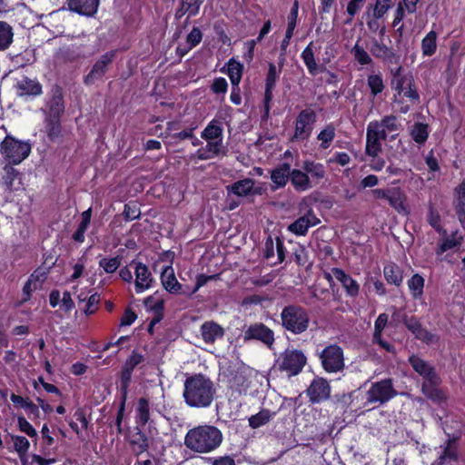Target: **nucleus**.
Wrapping results in <instances>:
<instances>
[{
    "instance_id": "obj_2",
    "label": "nucleus",
    "mask_w": 465,
    "mask_h": 465,
    "mask_svg": "<svg viewBox=\"0 0 465 465\" xmlns=\"http://www.w3.org/2000/svg\"><path fill=\"white\" fill-rule=\"evenodd\" d=\"M223 441V434L218 427L203 423L187 430L183 444L193 453L207 454L217 450Z\"/></svg>"
},
{
    "instance_id": "obj_15",
    "label": "nucleus",
    "mask_w": 465,
    "mask_h": 465,
    "mask_svg": "<svg viewBox=\"0 0 465 465\" xmlns=\"http://www.w3.org/2000/svg\"><path fill=\"white\" fill-rule=\"evenodd\" d=\"M252 340L258 341L271 348L275 341L274 331L262 322L251 324L243 332V341Z\"/></svg>"
},
{
    "instance_id": "obj_28",
    "label": "nucleus",
    "mask_w": 465,
    "mask_h": 465,
    "mask_svg": "<svg viewBox=\"0 0 465 465\" xmlns=\"http://www.w3.org/2000/svg\"><path fill=\"white\" fill-rule=\"evenodd\" d=\"M290 182L293 189L298 193L306 192L313 188L306 172L302 167L291 168Z\"/></svg>"
},
{
    "instance_id": "obj_51",
    "label": "nucleus",
    "mask_w": 465,
    "mask_h": 465,
    "mask_svg": "<svg viewBox=\"0 0 465 465\" xmlns=\"http://www.w3.org/2000/svg\"><path fill=\"white\" fill-rule=\"evenodd\" d=\"M122 257L117 255L115 257H104L99 261V266L106 273H114L121 266Z\"/></svg>"
},
{
    "instance_id": "obj_35",
    "label": "nucleus",
    "mask_w": 465,
    "mask_h": 465,
    "mask_svg": "<svg viewBox=\"0 0 465 465\" xmlns=\"http://www.w3.org/2000/svg\"><path fill=\"white\" fill-rule=\"evenodd\" d=\"M371 126H367L365 153L368 156H377L382 151V144Z\"/></svg>"
},
{
    "instance_id": "obj_47",
    "label": "nucleus",
    "mask_w": 465,
    "mask_h": 465,
    "mask_svg": "<svg viewBox=\"0 0 465 465\" xmlns=\"http://www.w3.org/2000/svg\"><path fill=\"white\" fill-rule=\"evenodd\" d=\"M367 84L370 88L371 94L376 97L381 94L385 88L383 79L381 74H371L367 77Z\"/></svg>"
},
{
    "instance_id": "obj_30",
    "label": "nucleus",
    "mask_w": 465,
    "mask_h": 465,
    "mask_svg": "<svg viewBox=\"0 0 465 465\" xmlns=\"http://www.w3.org/2000/svg\"><path fill=\"white\" fill-rule=\"evenodd\" d=\"M408 361L412 369L424 380L430 378H436L438 375L435 371V368L429 364L426 361L421 359L420 356L412 354L409 357Z\"/></svg>"
},
{
    "instance_id": "obj_3",
    "label": "nucleus",
    "mask_w": 465,
    "mask_h": 465,
    "mask_svg": "<svg viewBox=\"0 0 465 465\" xmlns=\"http://www.w3.org/2000/svg\"><path fill=\"white\" fill-rule=\"evenodd\" d=\"M282 327L294 335L305 332L310 325V314L306 308L299 304L284 306L280 314Z\"/></svg>"
},
{
    "instance_id": "obj_1",
    "label": "nucleus",
    "mask_w": 465,
    "mask_h": 465,
    "mask_svg": "<svg viewBox=\"0 0 465 465\" xmlns=\"http://www.w3.org/2000/svg\"><path fill=\"white\" fill-rule=\"evenodd\" d=\"M217 394L213 381L203 373L186 374L183 381V398L190 408L211 407Z\"/></svg>"
},
{
    "instance_id": "obj_52",
    "label": "nucleus",
    "mask_w": 465,
    "mask_h": 465,
    "mask_svg": "<svg viewBox=\"0 0 465 465\" xmlns=\"http://www.w3.org/2000/svg\"><path fill=\"white\" fill-rule=\"evenodd\" d=\"M146 309L153 312L154 315L163 317L164 301L163 299L155 300L154 295H150L143 300Z\"/></svg>"
},
{
    "instance_id": "obj_40",
    "label": "nucleus",
    "mask_w": 465,
    "mask_h": 465,
    "mask_svg": "<svg viewBox=\"0 0 465 465\" xmlns=\"http://www.w3.org/2000/svg\"><path fill=\"white\" fill-rule=\"evenodd\" d=\"M430 134V126L428 124L416 122L410 130V135L418 144H424Z\"/></svg>"
},
{
    "instance_id": "obj_14",
    "label": "nucleus",
    "mask_w": 465,
    "mask_h": 465,
    "mask_svg": "<svg viewBox=\"0 0 465 465\" xmlns=\"http://www.w3.org/2000/svg\"><path fill=\"white\" fill-rule=\"evenodd\" d=\"M331 388L327 379L322 377H315L305 393L312 404H319L326 401L331 397Z\"/></svg>"
},
{
    "instance_id": "obj_39",
    "label": "nucleus",
    "mask_w": 465,
    "mask_h": 465,
    "mask_svg": "<svg viewBox=\"0 0 465 465\" xmlns=\"http://www.w3.org/2000/svg\"><path fill=\"white\" fill-rule=\"evenodd\" d=\"M277 414V411L262 408L258 413L248 419L249 426L252 429H258L270 422Z\"/></svg>"
},
{
    "instance_id": "obj_57",
    "label": "nucleus",
    "mask_w": 465,
    "mask_h": 465,
    "mask_svg": "<svg viewBox=\"0 0 465 465\" xmlns=\"http://www.w3.org/2000/svg\"><path fill=\"white\" fill-rule=\"evenodd\" d=\"M11 439L14 442V448L19 456H23L27 453L30 448V442L25 436L11 435Z\"/></svg>"
},
{
    "instance_id": "obj_61",
    "label": "nucleus",
    "mask_w": 465,
    "mask_h": 465,
    "mask_svg": "<svg viewBox=\"0 0 465 465\" xmlns=\"http://www.w3.org/2000/svg\"><path fill=\"white\" fill-rule=\"evenodd\" d=\"M216 274L213 275H205L203 273H200L196 276L195 285L192 290H188V292H183V294L188 296H192L196 293L199 289L204 286L209 281L216 278Z\"/></svg>"
},
{
    "instance_id": "obj_22",
    "label": "nucleus",
    "mask_w": 465,
    "mask_h": 465,
    "mask_svg": "<svg viewBox=\"0 0 465 465\" xmlns=\"http://www.w3.org/2000/svg\"><path fill=\"white\" fill-rule=\"evenodd\" d=\"M332 275L341 283L346 296L356 298L360 293V284L350 274L341 268L331 269Z\"/></svg>"
},
{
    "instance_id": "obj_42",
    "label": "nucleus",
    "mask_w": 465,
    "mask_h": 465,
    "mask_svg": "<svg viewBox=\"0 0 465 465\" xmlns=\"http://www.w3.org/2000/svg\"><path fill=\"white\" fill-rule=\"evenodd\" d=\"M408 288L414 300H420L423 297L425 280L420 273H414L407 282Z\"/></svg>"
},
{
    "instance_id": "obj_31",
    "label": "nucleus",
    "mask_w": 465,
    "mask_h": 465,
    "mask_svg": "<svg viewBox=\"0 0 465 465\" xmlns=\"http://www.w3.org/2000/svg\"><path fill=\"white\" fill-rule=\"evenodd\" d=\"M201 335L206 343L212 344L217 339L223 337L224 330L220 324L214 322H205L201 326Z\"/></svg>"
},
{
    "instance_id": "obj_50",
    "label": "nucleus",
    "mask_w": 465,
    "mask_h": 465,
    "mask_svg": "<svg viewBox=\"0 0 465 465\" xmlns=\"http://www.w3.org/2000/svg\"><path fill=\"white\" fill-rule=\"evenodd\" d=\"M447 460L457 462L459 452L457 447L444 446L442 453L437 458L432 465H443Z\"/></svg>"
},
{
    "instance_id": "obj_23",
    "label": "nucleus",
    "mask_w": 465,
    "mask_h": 465,
    "mask_svg": "<svg viewBox=\"0 0 465 465\" xmlns=\"http://www.w3.org/2000/svg\"><path fill=\"white\" fill-rule=\"evenodd\" d=\"M439 383L440 378L436 375V378L424 380L421 385L424 396L435 403H441L447 400L445 392L439 388Z\"/></svg>"
},
{
    "instance_id": "obj_53",
    "label": "nucleus",
    "mask_w": 465,
    "mask_h": 465,
    "mask_svg": "<svg viewBox=\"0 0 465 465\" xmlns=\"http://www.w3.org/2000/svg\"><path fill=\"white\" fill-rule=\"evenodd\" d=\"M351 54H353L354 59L361 65H368L372 64L371 57L367 53V51H365V49L358 44V42L351 48Z\"/></svg>"
},
{
    "instance_id": "obj_58",
    "label": "nucleus",
    "mask_w": 465,
    "mask_h": 465,
    "mask_svg": "<svg viewBox=\"0 0 465 465\" xmlns=\"http://www.w3.org/2000/svg\"><path fill=\"white\" fill-rule=\"evenodd\" d=\"M444 235L442 242L436 248L435 253L437 256L442 255L445 252L458 247L460 242L454 237L449 238Z\"/></svg>"
},
{
    "instance_id": "obj_60",
    "label": "nucleus",
    "mask_w": 465,
    "mask_h": 465,
    "mask_svg": "<svg viewBox=\"0 0 465 465\" xmlns=\"http://www.w3.org/2000/svg\"><path fill=\"white\" fill-rule=\"evenodd\" d=\"M416 339L421 341L427 345L433 344L439 341V337L434 333L430 332L424 327H421L415 334H413Z\"/></svg>"
},
{
    "instance_id": "obj_21",
    "label": "nucleus",
    "mask_w": 465,
    "mask_h": 465,
    "mask_svg": "<svg viewBox=\"0 0 465 465\" xmlns=\"http://www.w3.org/2000/svg\"><path fill=\"white\" fill-rule=\"evenodd\" d=\"M291 168L292 166L289 163L283 162L271 170L270 178L272 183V191L284 188L287 185L291 178Z\"/></svg>"
},
{
    "instance_id": "obj_48",
    "label": "nucleus",
    "mask_w": 465,
    "mask_h": 465,
    "mask_svg": "<svg viewBox=\"0 0 465 465\" xmlns=\"http://www.w3.org/2000/svg\"><path fill=\"white\" fill-rule=\"evenodd\" d=\"M427 222L439 234L442 236L447 235V231L440 223V215L432 206L429 208Z\"/></svg>"
},
{
    "instance_id": "obj_16",
    "label": "nucleus",
    "mask_w": 465,
    "mask_h": 465,
    "mask_svg": "<svg viewBox=\"0 0 465 465\" xmlns=\"http://www.w3.org/2000/svg\"><path fill=\"white\" fill-rule=\"evenodd\" d=\"M45 116H63L65 110L63 88L55 84L51 87L45 101Z\"/></svg>"
},
{
    "instance_id": "obj_20",
    "label": "nucleus",
    "mask_w": 465,
    "mask_h": 465,
    "mask_svg": "<svg viewBox=\"0 0 465 465\" xmlns=\"http://www.w3.org/2000/svg\"><path fill=\"white\" fill-rule=\"evenodd\" d=\"M67 9L79 15L94 17L100 5V0H66Z\"/></svg>"
},
{
    "instance_id": "obj_7",
    "label": "nucleus",
    "mask_w": 465,
    "mask_h": 465,
    "mask_svg": "<svg viewBox=\"0 0 465 465\" xmlns=\"http://www.w3.org/2000/svg\"><path fill=\"white\" fill-rule=\"evenodd\" d=\"M317 121V114L314 110L306 108L302 110L294 122V132L291 137L292 142H303L312 135L313 125Z\"/></svg>"
},
{
    "instance_id": "obj_63",
    "label": "nucleus",
    "mask_w": 465,
    "mask_h": 465,
    "mask_svg": "<svg viewBox=\"0 0 465 465\" xmlns=\"http://www.w3.org/2000/svg\"><path fill=\"white\" fill-rule=\"evenodd\" d=\"M101 298L100 294L97 292L90 295L86 302V307L84 310V312L86 316L93 315L98 310V304L100 303Z\"/></svg>"
},
{
    "instance_id": "obj_18",
    "label": "nucleus",
    "mask_w": 465,
    "mask_h": 465,
    "mask_svg": "<svg viewBox=\"0 0 465 465\" xmlns=\"http://www.w3.org/2000/svg\"><path fill=\"white\" fill-rule=\"evenodd\" d=\"M143 427L135 426L127 436V441L134 456H139L146 452L150 448V440L146 432L143 430Z\"/></svg>"
},
{
    "instance_id": "obj_34",
    "label": "nucleus",
    "mask_w": 465,
    "mask_h": 465,
    "mask_svg": "<svg viewBox=\"0 0 465 465\" xmlns=\"http://www.w3.org/2000/svg\"><path fill=\"white\" fill-rule=\"evenodd\" d=\"M254 182L251 178H245L243 180L233 183L231 186L227 187L229 193H233L237 196H248L256 193L253 191Z\"/></svg>"
},
{
    "instance_id": "obj_4",
    "label": "nucleus",
    "mask_w": 465,
    "mask_h": 465,
    "mask_svg": "<svg viewBox=\"0 0 465 465\" xmlns=\"http://www.w3.org/2000/svg\"><path fill=\"white\" fill-rule=\"evenodd\" d=\"M32 144L29 141L16 139L7 134L0 143V153L9 164H20L31 153Z\"/></svg>"
},
{
    "instance_id": "obj_49",
    "label": "nucleus",
    "mask_w": 465,
    "mask_h": 465,
    "mask_svg": "<svg viewBox=\"0 0 465 465\" xmlns=\"http://www.w3.org/2000/svg\"><path fill=\"white\" fill-rule=\"evenodd\" d=\"M309 228L308 219L303 215L296 219L288 226V230L297 236H305Z\"/></svg>"
},
{
    "instance_id": "obj_17",
    "label": "nucleus",
    "mask_w": 465,
    "mask_h": 465,
    "mask_svg": "<svg viewBox=\"0 0 465 465\" xmlns=\"http://www.w3.org/2000/svg\"><path fill=\"white\" fill-rule=\"evenodd\" d=\"M129 265L134 269L136 293H141L153 287L155 282L147 265L136 260H133Z\"/></svg>"
},
{
    "instance_id": "obj_19",
    "label": "nucleus",
    "mask_w": 465,
    "mask_h": 465,
    "mask_svg": "<svg viewBox=\"0 0 465 465\" xmlns=\"http://www.w3.org/2000/svg\"><path fill=\"white\" fill-rule=\"evenodd\" d=\"M134 419L136 426L144 427L148 424L149 434H153V430L157 432L156 428L153 427L154 421L151 420L150 401L146 397H141L138 399L135 407Z\"/></svg>"
},
{
    "instance_id": "obj_59",
    "label": "nucleus",
    "mask_w": 465,
    "mask_h": 465,
    "mask_svg": "<svg viewBox=\"0 0 465 465\" xmlns=\"http://www.w3.org/2000/svg\"><path fill=\"white\" fill-rule=\"evenodd\" d=\"M123 215L126 222L134 221L140 218L141 211L135 203H128L124 204Z\"/></svg>"
},
{
    "instance_id": "obj_54",
    "label": "nucleus",
    "mask_w": 465,
    "mask_h": 465,
    "mask_svg": "<svg viewBox=\"0 0 465 465\" xmlns=\"http://www.w3.org/2000/svg\"><path fill=\"white\" fill-rule=\"evenodd\" d=\"M17 426L21 432H24L32 439L37 440L38 434L36 430L32 426V424L25 419L24 415L17 416Z\"/></svg>"
},
{
    "instance_id": "obj_41",
    "label": "nucleus",
    "mask_w": 465,
    "mask_h": 465,
    "mask_svg": "<svg viewBox=\"0 0 465 465\" xmlns=\"http://www.w3.org/2000/svg\"><path fill=\"white\" fill-rule=\"evenodd\" d=\"M312 47L313 42H310L309 45L302 52L301 58L306 65L309 74L312 76H315L319 72V67L314 57Z\"/></svg>"
},
{
    "instance_id": "obj_29",
    "label": "nucleus",
    "mask_w": 465,
    "mask_h": 465,
    "mask_svg": "<svg viewBox=\"0 0 465 465\" xmlns=\"http://www.w3.org/2000/svg\"><path fill=\"white\" fill-rule=\"evenodd\" d=\"M370 51L375 58L381 59L388 63H397L399 60V55H397L391 47L377 40L372 42Z\"/></svg>"
},
{
    "instance_id": "obj_36",
    "label": "nucleus",
    "mask_w": 465,
    "mask_h": 465,
    "mask_svg": "<svg viewBox=\"0 0 465 465\" xmlns=\"http://www.w3.org/2000/svg\"><path fill=\"white\" fill-rule=\"evenodd\" d=\"M223 122L218 118L213 119L201 134V137L205 141L223 140Z\"/></svg>"
},
{
    "instance_id": "obj_12",
    "label": "nucleus",
    "mask_w": 465,
    "mask_h": 465,
    "mask_svg": "<svg viewBox=\"0 0 465 465\" xmlns=\"http://www.w3.org/2000/svg\"><path fill=\"white\" fill-rule=\"evenodd\" d=\"M14 88L16 96L25 101L34 100L43 94V84L37 78L23 76L15 84Z\"/></svg>"
},
{
    "instance_id": "obj_33",
    "label": "nucleus",
    "mask_w": 465,
    "mask_h": 465,
    "mask_svg": "<svg viewBox=\"0 0 465 465\" xmlns=\"http://www.w3.org/2000/svg\"><path fill=\"white\" fill-rule=\"evenodd\" d=\"M128 393L120 392V402L117 410L115 418L113 420L108 419V425L110 428L115 427L117 434H123V420L125 414V407L127 401Z\"/></svg>"
},
{
    "instance_id": "obj_25",
    "label": "nucleus",
    "mask_w": 465,
    "mask_h": 465,
    "mask_svg": "<svg viewBox=\"0 0 465 465\" xmlns=\"http://www.w3.org/2000/svg\"><path fill=\"white\" fill-rule=\"evenodd\" d=\"M302 168L306 172L312 187L318 184L326 176V168L324 164L320 162L306 159L302 162Z\"/></svg>"
},
{
    "instance_id": "obj_56",
    "label": "nucleus",
    "mask_w": 465,
    "mask_h": 465,
    "mask_svg": "<svg viewBox=\"0 0 465 465\" xmlns=\"http://www.w3.org/2000/svg\"><path fill=\"white\" fill-rule=\"evenodd\" d=\"M401 66H399L396 71L393 73V76L396 78V83L394 86L395 94L393 97H398L400 99L401 93L403 92V90L407 89V83L409 79L405 75L401 74Z\"/></svg>"
},
{
    "instance_id": "obj_9",
    "label": "nucleus",
    "mask_w": 465,
    "mask_h": 465,
    "mask_svg": "<svg viewBox=\"0 0 465 465\" xmlns=\"http://www.w3.org/2000/svg\"><path fill=\"white\" fill-rule=\"evenodd\" d=\"M371 192L375 199L386 200L390 206L395 209L399 213H410V208L406 203L407 196L401 187L378 188Z\"/></svg>"
},
{
    "instance_id": "obj_55",
    "label": "nucleus",
    "mask_w": 465,
    "mask_h": 465,
    "mask_svg": "<svg viewBox=\"0 0 465 465\" xmlns=\"http://www.w3.org/2000/svg\"><path fill=\"white\" fill-rule=\"evenodd\" d=\"M298 11H299V5L298 1L295 0L293 5L291 8V11L287 17V28L285 33L289 35V34L293 35L295 27L297 25V20H298Z\"/></svg>"
},
{
    "instance_id": "obj_37",
    "label": "nucleus",
    "mask_w": 465,
    "mask_h": 465,
    "mask_svg": "<svg viewBox=\"0 0 465 465\" xmlns=\"http://www.w3.org/2000/svg\"><path fill=\"white\" fill-rule=\"evenodd\" d=\"M383 274L389 284L400 286L402 283L403 271L394 262H390L383 267Z\"/></svg>"
},
{
    "instance_id": "obj_24",
    "label": "nucleus",
    "mask_w": 465,
    "mask_h": 465,
    "mask_svg": "<svg viewBox=\"0 0 465 465\" xmlns=\"http://www.w3.org/2000/svg\"><path fill=\"white\" fill-rule=\"evenodd\" d=\"M452 206L459 222L465 230V178L453 189Z\"/></svg>"
},
{
    "instance_id": "obj_5",
    "label": "nucleus",
    "mask_w": 465,
    "mask_h": 465,
    "mask_svg": "<svg viewBox=\"0 0 465 465\" xmlns=\"http://www.w3.org/2000/svg\"><path fill=\"white\" fill-rule=\"evenodd\" d=\"M307 364V356L299 349L286 348L275 361V366L288 377L300 374Z\"/></svg>"
},
{
    "instance_id": "obj_27",
    "label": "nucleus",
    "mask_w": 465,
    "mask_h": 465,
    "mask_svg": "<svg viewBox=\"0 0 465 465\" xmlns=\"http://www.w3.org/2000/svg\"><path fill=\"white\" fill-rule=\"evenodd\" d=\"M63 116H45V133L51 142H56L63 137Z\"/></svg>"
},
{
    "instance_id": "obj_43",
    "label": "nucleus",
    "mask_w": 465,
    "mask_h": 465,
    "mask_svg": "<svg viewBox=\"0 0 465 465\" xmlns=\"http://www.w3.org/2000/svg\"><path fill=\"white\" fill-rule=\"evenodd\" d=\"M437 33L430 31L421 40L420 49L422 55L432 56L437 51Z\"/></svg>"
},
{
    "instance_id": "obj_46",
    "label": "nucleus",
    "mask_w": 465,
    "mask_h": 465,
    "mask_svg": "<svg viewBox=\"0 0 465 465\" xmlns=\"http://www.w3.org/2000/svg\"><path fill=\"white\" fill-rule=\"evenodd\" d=\"M336 135L335 127L332 124H328L318 134L317 139L321 142L320 148L322 150L328 149Z\"/></svg>"
},
{
    "instance_id": "obj_38",
    "label": "nucleus",
    "mask_w": 465,
    "mask_h": 465,
    "mask_svg": "<svg viewBox=\"0 0 465 465\" xmlns=\"http://www.w3.org/2000/svg\"><path fill=\"white\" fill-rule=\"evenodd\" d=\"M65 420L68 422L69 427L72 429L74 432H75L77 435L80 434V428L76 421H79L81 423V427L83 430H87L89 425V420L86 418L85 411L84 408H77L72 418H69L68 416L65 417Z\"/></svg>"
},
{
    "instance_id": "obj_45",
    "label": "nucleus",
    "mask_w": 465,
    "mask_h": 465,
    "mask_svg": "<svg viewBox=\"0 0 465 465\" xmlns=\"http://www.w3.org/2000/svg\"><path fill=\"white\" fill-rule=\"evenodd\" d=\"M13 27L5 21H0V51L6 50L13 43Z\"/></svg>"
},
{
    "instance_id": "obj_64",
    "label": "nucleus",
    "mask_w": 465,
    "mask_h": 465,
    "mask_svg": "<svg viewBox=\"0 0 465 465\" xmlns=\"http://www.w3.org/2000/svg\"><path fill=\"white\" fill-rule=\"evenodd\" d=\"M280 71H277L276 65L273 63H269L268 72L265 77V86L274 87L279 78Z\"/></svg>"
},
{
    "instance_id": "obj_8",
    "label": "nucleus",
    "mask_w": 465,
    "mask_h": 465,
    "mask_svg": "<svg viewBox=\"0 0 465 465\" xmlns=\"http://www.w3.org/2000/svg\"><path fill=\"white\" fill-rule=\"evenodd\" d=\"M397 394L392 380L390 378L384 379L371 385L366 392V404L378 403L381 405L397 396Z\"/></svg>"
},
{
    "instance_id": "obj_44",
    "label": "nucleus",
    "mask_w": 465,
    "mask_h": 465,
    "mask_svg": "<svg viewBox=\"0 0 465 465\" xmlns=\"http://www.w3.org/2000/svg\"><path fill=\"white\" fill-rule=\"evenodd\" d=\"M392 0H376L374 5L368 6L367 14L370 15V12L371 11V16H373V18H382L392 7Z\"/></svg>"
},
{
    "instance_id": "obj_6",
    "label": "nucleus",
    "mask_w": 465,
    "mask_h": 465,
    "mask_svg": "<svg viewBox=\"0 0 465 465\" xmlns=\"http://www.w3.org/2000/svg\"><path fill=\"white\" fill-rule=\"evenodd\" d=\"M319 359L322 369L328 373H337L345 368L343 350L336 343L325 346L319 352Z\"/></svg>"
},
{
    "instance_id": "obj_10",
    "label": "nucleus",
    "mask_w": 465,
    "mask_h": 465,
    "mask_svg": "<svg viewBox=\"0 0 465 465\" xmlns=\"http://www.w3.org/2000/svg\"><path fill=\"white\" fill-rule=\"evenodd\" d=\"M117 54L118 49H114L100 55L92 65L90 72L84 77V84L92 85L96 81L103 80L116 58Z\"/></svg>"
},
{
    "instance_id": "obj_62",
    "label": "nucleus",
    "mask_w": 465,
    "mask_h": 465,
    "mask_svg": "<svg viewBox=\"0 0 465 465\" xmlns=\"http://www.w3.org/2000/svg\"><path fill=\"white\" fill-rule=\"evenodd\" d=\"M203 40V33L199 27L193 26L187 35L185 43L189 45V48L196 47Z\"/></svg>"
},
{
    "instance_id": "obj_13",
    "label": "nucleus",
    "mask_w": 465,
    "mask_h": 465,
    "mask_svg": "<svg viewBox=\"0 0 465 465\" xmlns=\"http://www.w3.org/2000/svg\"><path fill=\"white\" fill-rule=\"evenodd\" d=\"M420 102V94L416 87L415 82L410 78L407 83V89L401 93L400 99L393 97V103L401 114H407L412 106L419 104Z\"/></svg>"
},
{
    "instance_id": "obj_11",
    "label": "nucleus",
    "mask_w": 465,
    "mask_h": 465,
    "mask_svg": "<svg viewBox=\"0 0 465 465\" xmlns=\"http://www.w3.org/2000/svg\"><path fill=\"white\" fill-rule=\"evenodd\" d=\"M145 361L143 354L139 352L137 350H133L131 354L125 360L122 366L121 372L119 375V392L129 391V387L132 381V375L134 369Z\"/></svg>"
},
{
    "instance_id": "obj_26",
    "label": "nucleus",
    "mask_w": 465,
    "mask_h": 465,
    "mask_svg": "<svg viewBox=\"0 0 465 465\" xmlns=\"http://www.w3.org/2000/svg\"><path fill=\"white\" fill-rule=\"evenodd\" d=\"M161 282L164 290L171 294H183V292H185L183 290V285L177 281L171 265H167L163 269Z\"/></svg>"
},
{
    "instance_id": "obj_32",
    "label": "nucleus",
    "mask_w": 465,
    "mask_h": 465,
    "mask_svg": "<svg viewBox=\"0 0 465 465\" xmlns=\"http://www.w3.org/2000/svg\"><path fill=\"white\" fill-rule=\"evenodd\" d=\"M226 66L227 69H225V66H223L221 69V72L228 75L232 84H240L243 73V64L235 60V58L232 57L227 62Z\"/></svg>"
}]
</instances>
